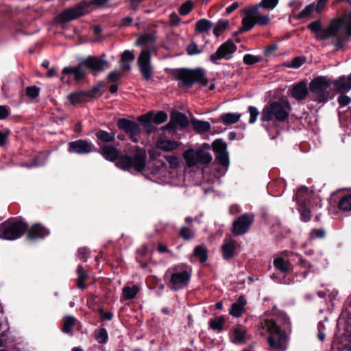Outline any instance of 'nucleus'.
I'll use <instances>...</instances> for the list:
<instances>
[{"label":"nucleus","mask_w":351,"mask_h":351,"mask_svg":"<svg viewBox=\"0 0 351 351\" xmlns=\"http://www.w3.org/2000/svg\"><path fill=\"white\" fill-rule=\"evenodd\" d=\"M280 324L288 329L291 322L287 315L281 314L276 318H262L260 327L269 333L268 343L269 346L276 351H285L287 348L289 337L286 332L282 329Z\"/></svg>","instance_id":"obj_1"},{"label":"nucleus","mask_w":351,"mask_h":351,"mask_svg":"<svg viewBox=\"0 0 351 351\" xmlns=\"http://www.w3.org/2000/svg\"><path fill=\"white\" fill-rule=\"evenodd\" d=\"M166 71L175 80L179 81L178 86L181 88H191L195 82L204 86L208 83L205 72L202 69L199 68L191 70L186 69H167Z\"/></svg>","instance_id":"obj_2"},{"label":"nucleus","mask_w":351,"mask_h":351,"mask_svg":"<svg viewBox=\"0 0 351 351\" xmlns=\"http://www.w3.org/2000/svg\"><path fill=\"white\" fill-rule=\"evenodd\" d=\"M147 154L143 148L134 146L129 154H121L116 162V166L124 171L134 170L141 172L146 167Z\"/></svg>","instance_id":"obj_3"},{"label":"nucleus","mask_w":351,"mask_h":351,"mask_svg":"<svg viewBox=\"0 0 351 351\" xmlns=\"http://www.w3.org/2000/svg\"><path fill=\"white\" fill-rule=\"evenodd\" d=\"M244 14L239 32L249 31L256 25H266L269 22V12L261 8L258 4L247 8L244 11Z\"/></svg>","instance_id":"obj_4"},{"label":"nucleus","mask_w":351,"mask_h":351,"mask_svg":"<svg viewBox=\"0 0 351 351\" xmlns=\"http://www.w3.org/2000/svg\"><path fill=\"white\" fill-rule=\"evenodd\" d=\"M290 106L287 101H273L266 105L261 111L262 121H270L275 119L279 122L286 121L289 114Z\"/></svg>","instance_id":"obj_5"},{"label":"nucleus","mask_w":351,"mask_h":351,"mask_svg":"<svg viewBox=\"0 0 351 351\" xmlns=\"http://www.w3.org/2000/svg\"><path fill=\"white\" fill-rule=\"evenodd\" d=\"M167 280L168 287L174 290H178L186 287L191 278V274L188 267L184 265L170 267L165 274Z\"/></svg>","instance_id":"obj_6"},{"label":"nucleus","mask_w":351,"mask_h":351,"mask_svg":"<svg viewBox=\"0 0 351 351\" xmlns=\"http://www.w3.org/2000/svg\"><path fill=\"white\" fill-rule=\"evenodd\" d=\"M308 28L315 34V37L317 40H321L330 38L332 36H339L341 31L337 19L332 20L329 25L324 29L322 28V22L320 20L311 23L308 25Z\"/></svg>","instance_id":"obj_7"},{"label":"nucleus","mask_w":351,"mask_h":351,"mask_svg":"<svg viewBox=\"0 0 351 351\" xmlns=\"http://www.w3.org/2000/svg\"><path fill=\"white\" fill-rule=\"evenodd\" d=\"M27 226L20 220H8L1 224L0 238L15 240L24 234Z\"/></svg>","instance_id":"obj_8"},{"label":"nucleus","mask_w":351,"mask_h":351,"mask_svg":"<svg viewBox=\"0 0 351 351\" xmlns=\"http://www.w3.org/2000/svg\"><path fill=\"white\" fill-rule=\"evenodd\" d=\"M330 84V80L328 77L318 76L311 81L309 89L315 95L318 102H325L329 97L328 88Z\"/></svg>","instance_id":"obj_9"},{"label":"nucleus","mask_w":351,"mask_h":351,"mask_svg":"<svg viewBox=\"0 0 351 351\" xmlns=\"http://www.w3.org/2000/svg\"><path fill=\"white\" fill-rule=\"evenodd\" d=\"M183 157L189 167H193L197 164H208L213 158L211 154L207 152L202 149L195 151L193 149L186 150L183 154Z\"/></svg>","instance_id":"obj_10"},{"label":"nucleus","mask_w":351,"mask_h":351,"mask_svg":"<svg viewBox=\"0 0 351 351\" xmlns=\"http://www.w3.org/2000/svg\"><path fill=\"white\" fill-rule=\"evenodd\" d=\"M254 220L253 214L245 213L241 215L232 223V232L234 236H241L247 233Z\"/></svg>","instance_id":"obj_11"},{"label":"nucleus","mask_w":351,"mask_h":351,"mask_svg":"<svg viewBox=\"0 0 351 351\" xmlns=\"http://www.w3.org/2000/svg\"><path fill=\"white\" fill-rule=\"evenodd\" d=\"M91 3V2L83 1L75 6L65 10L58 16L59 21L64 23L77 19L85 13V9Z\"/></svg>","instance_id":"obj_12"},{"label":"nucleus","mask_w":351,"mask_h":351,"mask_svg":"<svg viewBox=\"0 0 351 351\" xmlns=\"http://www.w3.org/2000/svg\"><path fill=\"white\" fill-rule=\"evenodd\" d=\"M140 72L144 79L149 81L153 75V67L151 64V52L149 49H143L138 58Z\"/></svg>","instance_id":"obj_13"},{"label":"nucleus","mask_w":351,"mask_h":351,"mask_svg":"<svg viewBox=\"0 0 351 351\" xmlns=\"http://www.w3.org/2000/svg\"><path fill=\"white\" fill-rule=\"evenodd\" d=\"M237 46L231 40H228L221 45L217 51L210 56L212 62L217 64L221 59L229 60L236 51Z\"/></svg>","instance_id":"obj_14"},{"label":"nucleus","mask_w":351,"mask_h":351,"mask_svg":"<svg viewBox=\"0 0 351 351\" xmlns=\"http://www.w3.org/2000/svg\"><path fill=\"white\" fill-rule=\"evenodd\" d=\"M117 126L129 135L132 142H138L141 128L137 123L126 119H120L117 121Z\"/></svg>","instance_id":"obj_15"},{"label":"nucleus","mask_w":351,"mask_h":351,"mask_svg":"<svg viewBox=\"0 0 351 351\" xmlns=\"http://www.w3.org/2000/svg\"><path fill=\"white\" fill-rule=\"evenodd\" d=\"M213 148L218 162L223 167H228L230 162L226 143L221 140H216L213 143Z\"/></svg>","instance_id":"obj_16"},{"label":"nucleus","mask_w":351,"mask_h":351,"mask_svg":"<svg viewBox=\"0 0 351 351\" xmlns=\"http://www.w3.org/2000/svg\"><path fill=\"white\" fill-rule=\"evenodd\" d=\"M82 64L93 72L103 71L107 64L106 55L103 54L101 57L89 56L82 62Z\"/></svg>","instance_id":"obj_17"},{"label":"nucleus","mask_w":351,"mask_h":351,"mask_svg":"<svg viewBox=\"0 0 351 351\" xmlns=\"http://www.w3.org/2000/svg\"><path fill=\"white\" fill-rule=\"evenodd\" d=\"M307 191V187L302 186L298 189L296 194L293 197V199L298 201L299 213L302 219L305 222L310 221L311 218V211L306 208V204L302 200L303 194H306Z\"/></svg>","instance_id":"obj_18"},{"label":"nucleus","mask_w":351,"mask_h":351,"mask_svg":"<svg viewBox=\"0 0 351 351\" xmlns=\"http://www.w3.org/2000/svg\"><path fill=\"white\" fill-rule=\"evenodd\" d=\"M93 147V145L90 142L85 140H77L69 143L68 150L70 153L85 154L91 152Z\"/></svg>","instance_id":"obj_19"},{"label":"nucleus","mask_w":351,"mask_h":351,"mask_svg":"<svg viewBox=\"0 0 351 351\" xmlns=\"http://www.w3.org/2000/svg\"><path fill=\"white\" fill-rule=\"evenodd\" d=\"M308 94V89L305 82H300L293 85L291 90V95L297 101L305 99Z\"/></svg>","instance_id":"obj_20"},{"label":"nucleus","mask_w":351,"mask_h":351,"mask_svg":"<svg viewBox=\"0 0 351 351\" xmlns=\"http://www.w3.org/2000/svg\"><path fill=\"white\" fill-rule=\"evenodd\" d=\"M49 234V230L40 223L33 225L29 230L27 237L29 239L43 238Z\"/></svg>","instance_id":"obj_21"},{"label":"nucleus","mask_w":351,"mask_h":351,"mask_svg":"<svg viewBox=\"0 0 351 351\" xmlns=\"http://www.w3.org/2000/svg\"><path fill=\"white\" fill-rule=\"evenodd\" d=\"M246 300L243 296H240L238 300L231 305L229 310L230 314L235 317H239L244 312V306L246 304Z\"/></svg>","instance_id":"obj_22"},{"label":"nucleus","mask_w":351,"mask_h":351,"mask_svg":"<svg viewBox=\"0 0 351 351\" xmlns=\"http://www.w3.org/2000/svg\"><path fill=\"white\" fill-rule=\"evenodd\" d=\"M335 90L339 93H347L351 90V82L346 76H341L334 82Z\"/></svg>","instance_id":"obj_23"},{"label":"nucleus","mask_w":351,"mask_h":351,"mask_svg":"<svg viewBox=\"0 0 351 351\" xmlns=\"http://www.w3.org/2000/svg\"><path fill=\"white\" fill-rule=\"evenodd\" d=\"M102 156L109 161H114L119 160V150L112 145H104L101 147V152Z\"/></svg>","instance_id":"obj_24"},{"label":"nucleus","mask_w":351,"mask_h":351,"mask_svg":"<svg viewBox=\"0 0 351 351\" xmlns=\"http://www.w3.org/2000/svg\"><path fill=\"white\" fill-rule=\"evenodd\" d=\"M235 247L236 241L234 240L226 241L221 247L223 258L226 259L232 258L234 254Z\"/></svg>","instance_id":"obj_25"},{"label":"nucleus","mask_w":351,"mask_h":351,"mask_svg":"<svg viewBox=\"0 0 351 351\" xmlns=\"http://www.w3.org/2000/svg\"><path fill=\"white\" fill-rule=\"evenodd\" d=\"M246 330L240 326L233 329L232 341L234 343L241 344L245 341Z\"/></svg>","instance_id":"obj_26"},{"label":"nucleus","mask_w":351,"mask_h":351,"mask_svg":"<svg viewBox=\"0 0 351 351\" xmlns=\"http://www.w3.org/2000/svg\"><path fill=\"white\" fill-rule=\"evenodd\" d=\"M171 119L180 128H185L189 124L187 117L180 112H173L171 115Z\"/></svg>","instance_id":"obj_27"},{"label":"nucleus","mask_w":351,"mask_h":351,"mask_svg":"<svg viewBox=\"0 0 351 351\" xmlns=\"http://www.w3.org/2000/svg\"><path fill=\"white\" fill-rule=\"evenodd\" d=\"M341 29H344L348 36H351V12L337 19Z\"/></svg>","instance_id":"obj_28"},{"label":"nucleus","mask_w":351,"mask_h":351,"mask_svg":"<svg viewBox=\"0 0 351 351\" xmlns=\"http://www.w3.org/2000/svg\"><path fill=\"white\" fill-rule=\"evenodd\" d=\"M77 287L79 289H84L86 287L85 282L88 276V272L82 266H78L77 269Z\"/></svg>","instance_id":"obj_29"},{"label":"nucleus","mask_w":351,"mask_h":351,"mask_svg":"<svg viewBox=\"0 0 351 351\" xmlns=\"http://www.w3.org/2000/svg\"><path fill=\"white\" fill-rule=\"evenodd\" d=\"M178 143L170 140H160L157 143V147L163 151L169 152L176 149L178 147Z\"/></svg>","instance_id":"obj_30"},{"label":"nucleus","mask_w":351,"mask_h":351,"mask_svg":"<svg viewBox=\"0 0 351 351\" xmlns=\"http://www.w3.org/2000/svg\"><path fill=\"white\" fill-rule=\"evenodd\" d=\"M76 319L73 316H66L63 318L62 322H63V326L62 328V330L63 332L66 334L71 333V331L73 330V328L74 327L75 324Z\"/></svg>","instance_id":"obj_31"},{"label":"nucleus","mask_w":351,"mask_h":351,"mask_svg":"<svg viewBox=\"0 0 351 351\" xmlns=\"http://www.w3.org/2000/svg\"><path fill=\"white\" fill-rule=\"evenodd\" d=\"M139 291V287L137 285L124 287L123 288V297L125 300L133 299L136 296Z\"/></svg>","instance_id":"obj_32"},{"label":"nucleus","mask_w":351,"mask_h":351,"mask_svg":"<svg viewBox=\"0 0 351 351\" xmlns=\"http://www.w3.org/2000/svg\"><path fill=\"white\" fill-rule=\"evenodd\" d=\"M241 114L238 112L235 113H225L221 117L222 122L226 125L234 124L239 121Z\"/></svg>","instance_id":"obj_33"},{"label":"nucleus","mask_w":351,"mask_h":351,"mask_svg":"<svg viewBox=\"0 0 351 351\" xmlns=\"http://www.w3.org/2000/svg\"><path fill=\"white\" fill-rule=\"evenodd\" d=\"M94 337L97 342L101 344H105L108 341L107 330L104 328L95 330L94 332Z\"/></svg>","instance_id":"obj_34"},{"label":"nucleus","mask_w":351,"mask_h":351,"mask_svg":"<svg viewBox=\"0 0 351 351\" xmlns=\"http://www.w3.org/2000/svg\"><path fill=\"white\" fill-rule=\"evenodd\" d=\"M225 323V318L223 316L215 317L214 319L209 322L210 327L214 330L221 332L223 330V324Z\"/></svg>","instance_id":"obj_35"},{"label":"nucleus","mask_w":351,"mask_h":351,"mask_svg":"<svg viewBox=\"0 0 351 351\" xmlns=\"http://www.w3.org/2000/svg\"><path fill=\"white\" fill-rule=\"evenodd\" d=\"M193 127L195 131L199 133L206 132L209 131L210 125L208 121H194Z\"/></svg>","instance_id":"obj_36"},{"label":"nucleus","mask_w":351,"mask_h":351,"mask_svg":"<svg viewBox=\"0 0 351 351\" xmlns=\"http://www.w3.org/2000/svg\"><path fill=\"white\" fill-rule=\"evenodd\" d=\"M193 254L201 263L205 262L208 258V251L202 245L197 246L193 251Z\"/></svg>","instance_id":"obj_37"},{"label":"nucleus","mask_w":351,"mask_h":351,"mask_svg":"<svg viewBox=\"0 0 351 351\" xmlns=\"http://www.w3.org/2000/svg\"><path fill=\"white\" fill-rule=\"evenodd\" d=\"M274 265L277 269L282 272L287 271L290 268V263L282 257L275 258L274 261Z\"/></svg>","instance_id":"obj_38"},{"label":"nucleus","mask_w":351,"mask_h":351,"mask_svg":"<svg viewBox=\"0 0 351 351\" xmlns=\"http://www.w3.org/2000/svg\"><path fill=\"white\" fill-rule=\"evenodd\" d=\"M350 36H348L344 29H341V34L337 36H332V38H337L335 40L332 41L333 45L337 49H341L343 47L347 42V38Z\"/></svg>","instance_id":"obj_39"},{"label":"nucleus","mask_w":351,"mask_h":351,"mask_svg":"<svg viewBox=\"0 0 351 351\" xmlns=\"http://www.w3.org/2000/svg\"><path fill=\"white\" fill-rule=\"evenodd\" d=\"M212 26V23L207 19H200L195 24V29L199 33L207 32Z\"/></svg>","instance_id":"obj_40"},{"label":"nucleus","mask_w":351,"mask_h":351,"mask_svg":"<svg viewBox=\"0 0 351 351\" xmlns=\"http://www.w3.org/2000/svg\"><path fill=\"white\" fill-rule=\"evenodd\" d=\"M97 138L105 143L112 142L115 139L114 133H109L105 130H99L96 133Z\"/></svg>","instance_id":"obj_41"},{"label":"nucleus","mask_w":351,"mask_h":351,"mask_svg":"<svg viewBox=\"0 0 351 351\" xmlns=\"http://www.w3.org/2000/svg\"><path fill=\"white\" fill-rule=\"evenodd\" d=\"M339 208L343 211L351 210V195H344L340 199Z\"/></svg>","instance_id":"obj_42"},{"label":"nucleus","mask_w":351,"mask_h":351,"mask_svg":"<svg viewBox=\"0 0 351 351\" xmlns=\"http://www.w3.org/2000/svg\"><path fill=\"white\" fill-rule=\"evenodd\" d=\"M180 237L184 240H190L195 237V231L188 227H182L180 231Z\"/></svg>","instance_id":"obj_43"},{"label":"nucleus","mask_w":351,"mask_h":351,"mask_svg":"<svg viewBox=\"0 0 351 351\" xmlns=\"http://www.w3.org/2000/svg\"><path fill=\"white\" fill-rule=\"evenodd\" d=\"M278 1L279 0H262L258 5L266 11L271 10L276 7Z\"/></svg>","instance_id":"obj_44"},{"label":"nucleus","mask_w":351,"mask_h":351,"mask_svg":"<svg viewBox=\"0 0 351 351\" xmlns=\"http://www.w3.org/2000/svg\"><path fill=\"white\" fill-rule=\"evenodd\" d=\"M228 25V21H219L213 28V34L219 36Z\"/></svg>","instance_id":"obj_45"},{"label":"nucleus","mask_w":351,"mask_h":351,"mask_svg":"<svg viewBox=\"0 0 351 351\" xmlns=\"http://www.w3.org/2000/svg\"><path fill=\"white\" fill-rule=\"evenodd\" d=\"M261 58L252 54H245L243 57V62L247 65H252L261 60Z\"/></svg>","instance_id":"obj_46"},{"label":"nucleus","mask_w":351,"mask_h":351,"mask_svg":"<svg viewBox=\"0 0 351 351\" xmlns=\"http://www.w3.org/2000/svg\"><path fill=\"white\" fill-rule=\"evenodd\" d=\"M153 122L156 124H160L167 120L168 116L166 112L163 111L158 112L155 115L153 114Z\"/></svg>","instance_id":"obj_47"},{"label":"nucleus","mask_w":351,"mask_h":351,"mask_svg":"<svg viewBox=\"0 0 351 351\" xmlns=\"http://www.w3.org/2000/svg\"><path fill=\"white\" fill-rule=\"evenodd\" d=\"M40 89L36 86H28L26 88V95L32 99L37 97L39 95Z\"/></svg>","instance_id":"obj_48"},{"label":"nucleus","mask_w":351,"mask_h":351,"mask_svg":"<svg viewBox=\"0 0 351 351\" xmlns=\"http://www.w3.org/2000/svg\"><path fill=\"white\" fill-rule=\"evenodd\" d=\"M193 8V4L190 1L183 3L180 8V14L182 16L188 14Z\"/></svg>","instance_id":"obj_49"},{"label":"nucleus","mask_w":351,"mask_h":351,"mask_svg":"<svg viewBox=\"0 0 351 351\" xmlns=\"http://www.w3.org/2000/svg\"><path fill=\"white\" fill-rule=\"evenodd\" d=\"M248 112L250 114L249 123L252 124V123H255V121H256L257 117L259 114V112H258V109L254 106H250L248 108Z\"/></svg>","instance_id":"obj_50"},{"label":"nucleus","mask_w":351,"mask_h":351,"mask_svg":"<svg viewBox=\"0 0 351 351\" xmlns=\"http://www.w3.org/2000/svg\"><path fill=\"white\" fill-rule=\"evenodd\" d=\"M304 63V58L302 57L295 58L291 60V62L289 64L288 66L298 69Z\"/></svg>","instance_id":"obj_51"},{"label":"nucleus","mask_w":351,"mask_h":351,"mask_svg":"<svg viewBox=\"0 0 351 351\" xmlns=\"http://www.w3.org/2000/svg\"><path fill=\"white\" fill-rule=\"evenodd\" d=\"M165 159L168 162L171 168H176L180 165V160L177 156H166Z\"/></svg>","instance_id":"obj_52"},{"label":"nucleus","mask_w":351,"mask_h":351,"mask_svg":"<svg viewBox=\"0 0 351 351\" xmlns=\"http://www.w3.org/2000/svg\"><path fill=\"white\" fill-rule=\"evenodd\" d=\"M186 51L189 55L193 56L201 53V50L198 49L197 45L192 43L187 46Z\"/></svg>","instance_id":"obj_53"},{"label":"nucleus","mask_w":351,"mask_h":351,"mask_svg":"<svg viewBox=\"0 0 351 351\" xmlns=\"http://www.w3.org/2000/svg\"><path fill=\"white\" fill-rule=\"evenodd\" d=\"M311 239H322L325 237V231L323 229H314L310 234Z\"/></svg>","instance_id":"obj_54"},{"label":"nucleus","mask_w":351,"mask_h":351,"mask_svg":"<svg viewBox=\"0 0 351 351\" xmlns=\"http://www.w3.org/2000/svg\"><path fill=\"white\" fill-rule=\"evenodd\" d=\"M134 60V55L132 51L129 50L124 51L121 57V60L123 61L132 62Z\"/></svg>","instance_id":"obj_55"},{"label":"nucleus","mask_w":351,"mask_h":351,"mask_svg":"<svg viewBox=\"0 0 351 351\" xmlns=\"http://www.w3.org/2000/svg\"><path fill=\"white\" fill-rule=\"evenodd\" d=\"M88 250L86 247H81L78 250L77 257L84 262L88 258Z\"/></svg>","instance_id":"obj_56"},{"label":"nucleus","mask_w":351,"mask_h":351,"mask_svg":"<svg viewBox=\"0 0 351 351\" xmlns=\"http://www.w3.org/2000/svg\"><path fill=\"white\" fill-rule=\"evenodd\" d=\"M314 5L311 4L307 5L303 10H302L299 14L300 18H304L310 15L314 10Z\"/></svg>","instance_id":"obj_57"},{"label":"nucleus","mask_w":351,"mask_h":351,"mask_svg":"<svg viewBox=\"0 0 351 351\" xmlns=\"http://www.w3.org/2000/svg\"><path fill=\"white\" fill-rule=\"evenodd\" d=\"M74 75H75V79L76 80H80L81 79H82L84 77L85 71L82 68L81 66H79L77 67H75V70L74 71Z\"/></svg>","instance_id":"obj_58"},{"label":"nucleus","mask_w":351,"mask_h":351,"mask_svg":"<svg viewBox=\"0 0 351 351\" xmlns=\"http://www.w3.org/2000/svg\"><path fill=\"white\" fill-rule=\"evenodd\" d=\"M69 99L73 104H76L82 101V96L80 94L73 93L69 96Z\"/></svg>","instance_id":"obj_59"},{"label":"nucleus","mask_w":351,"mask_h":351,"mask_svg":"<svg viewBox=\"0 0 351 351\" xmlns=\"http://www.w3.org/2000/svg\"><path fill=\"white\" fill-rule=\"evenodd\" d=\"M338 102L341 106H346L351 102V98L345 95H341L338 97Z\"/></svg>","instance_id":"obj_60"},{"label":"nucleus","mask_w":351,"mask_h":351,"mask_svg":"<svg viewBox=\"0 0 351 351\" xmlns=\"http://www.w3.org/2000/svg\"><path fill=\"white\" fill-rule=\"evenodd\" d=\"M152 117H153V113L148 112L145 114L138 117V120L142 123H149L150 121H153Z\"/></svg>","instance_id":"obj_61"},{"label":"nucleus","mask_w":351,"mask_h":351,"mask_svg":"<svg viewBox=\"0 0 351 351\" xmlns=\"http://www.w3.org/2000/svg\"><path fill=\"white\" fill-rule=\"evenodd\" d=\"M99 313L101 315V319L103 321H104V320L110 321L112 319V318L113 317V314L111 312H104L101 308L99 310Z\"/></svg>","instance_id":"obj_62"},{"label":"nucleus","mask_w":351,"mask_h":351,"mask_svg":"<svg viewBox=\"0 0 351 351\" xmlns=\"http://www.w3.org/2000/svg\"><path fill=\"white\" fill-rule=\"evenodd\" d=\"M9 114V108L5 106H0V120L5 119Z\"/></svg>","instance_id":"obj_63"},{"label":"nucleus","mask_w":351,"mask_h":351,"mask_svg":"<svg viewBox=\"0 0 351 351\" xmlns=\"http://www.w3.org/2000/svg\"><path fill=\"white\" fill-rule=\"evenodd\" d=\"M171 23L172 25H176L179 23L180 19L178 14L175 12H173L169 16Z\"/></svg>","instance_id":"obj_64"}]
</instances>
